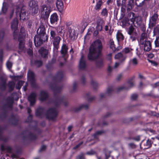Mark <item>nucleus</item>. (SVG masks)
<instances>
[{"instance_id": "1", "label": "nucleus", "mask_w": 159, "mask_h": 159, "mask_svg": "<svg viewBox=\"0 0 159 159\" xmlns=\"http://www.w3.org/2000/svg\"><path fill=\"white\" fill-rule=\"evenodd\" d=\"M102 49L101 42L99 40H97L91 45L88 55V58L89 60H94L101 55Z\"/></svg>"}, {"instance_id": "2", "label": "nucleus", "mask_w": 159, "mask_h": 159, "mask_svg": "<svg viewBox=\"0 0 159 159\" xmlns=\"http://www.w3.org/2000/svg\"><path fill=\"white\" fill-rule=\"evenodd\" d=\"M24 0H19L20 5L16 8V13L17 16H19L21 20H24L27 19L25 5Z\"/></svg>"}, {"instance_id": "3", "label": "nucleus", "mask_w": 159, "mask_h": 159, "mask_svg": "<svg viewBox=\"0 0 159 159\" xmlns=\"http://www.w3.org/2000/svg\"><path fill=\"white\" fill-rule=\"evenodd\" d=\"M147 34L144 33L142 34L139 44L143 45L145 51L148 52L151 49V44L150 42L147 40Z\"/></svg>"}, {"instance_id": "4", "label": "nucleus", "mask_w": 159, "mask_h": 159, "mask_svg": "<svg viewBox=\"0 0 159 159\" xmlns=\"http://www.w3.org/2000/svg\"><path fill=\"white\" fill-rule=\"evenodd\" d=\"M51 11V6L50 5L48 4L40 6L39 10L41 17L44 19L48 18Z\"/></svg>"}, {"instance_id": "5", "label": "nucleus", "mask_w": 159, "mask_h": 159, "mask_svg": "<svg viewBox=\"0 0 159 159\" xmlns=\"http://www.w3.org/2000/svg\"><path fill=\"white\" fill-rule=\"evenodd\" d=\"M58 111L56 108H50L46 112V115L47 118L54 120L57 116Z\"/></svg>"}, {"instance_id": "6", "label": "nucleus", "mask_w": 159, "mask_h": 159, "mask_svg": "<svg viewBox=\"0 0 159 159\" xmlns=\"http://www.w3.org/2000/svg\"><path fill=\"white\" fill-rule=\"evenodd\" d=\"M18 20L16 18L14 19L11 23V28L13 31V35L14 39H16L18 37Z\"/></svg>"}, {"instance_id": "7", "label": "nucleus", "mask_w": 159, "mask_h": 159, "mask_svg": "<svg viewBox=\"0 0 159 159\" xmlns=\"http://www.w3.org/2000/svg\"><path fill=\"white\" fill-rule=\"evenodd\" d=\"M53 103L56 107H58L61 103H63L65 106H66L68 104V102H66L64 97L60 95H58L56 97Z\"/></svg>"}, {"instance_id": "8", "label": "nucleus", "mask_w": 159, "mask_h": 159, "mask_svg": "<svg viewBox=\"0 0 159 159\" xmlns=\"http://www.w3.org/2000/svg\"><path fill=\"white\" fill-rule=\"evenodd\" d=\"M158 17V15L156 12L150 17L148 25L149 28H152L156 24Z\"/></svg>"}, {"instance_id": "9", "label": "nucleus", "mask_w": 159, "mask_h": 159, "mask_svg": "<svg viewBox=\"0 0 159 159\" xmlns=\"http://www.w3.org/2000/svg\"><path fill=\"white\" fill-rule=\"evenodd\" d=\"M25 35V33H24V30L23 28H21L20 30V32L19 33V36H18V40L19 41V48L21 49H23L24 46V43L23 41L20 40V38L22 39Z\"/></svg>"}, {"instance_id": "10", "label": "nucleus", "mask_w": 159, "mask_h": 159, "mask_svg": "<svg viewBox=\"0 0 159 159\" xmlns=\"http://www.w3.org/2000/svg\"><path fill=\"white\" fill-rule=\"evenodd\" d=\"M28 80L30 82L32 86L35 87L36 84L34 73L32 71L29 70L28 73Z\"/></svg>"}, {"instance_id": "11", "label": "nucleus", "mask_w": 159, "mask_h": 159, "mask_svg": "<svg viewBox=\"0 0 159 159\" xmlns=\"http://www.w3.org/2000/svg\"><path fill=\"white\" fill-rule=\"evenodd\" d=\"M105 21L103 19L100 17H97L96 19L97 30L101 31L102 29V25L105 24Z\"/></svg>"}, {"instance_id": "12", "label": "nucleus", "mask_w": 159, "mask_h": 159, "mask_svg": "<svg viewBox=\"0 0 159 159\" xmlns=\"http://www.w3.org/2000/svg\"><path fill=\"white\" fill-rule=\"evenodd\" d=\"M29 6L32 8L33 12L36 14L38 11V7L37 2L34 0H31L29 3Z\"/></svg>"}, {"instance_id": "13", "label": "nucleus", "mask_w": 159, "mask_h": 159, "mask_svg": "<svg viewBox=\"0 0 159 159\" xmlns=\"http://www.w3.org/2000/svg\"><path fill=\"white\" fill-rule=\"evenodd\" d=\"M51 89L53 90L55 95L59 93L62 89V87L59 86L57 83H54L51 84L50 86Z\"/></svg>"}, {"instance_id": "14", "label": "nucleus", "mask_w": 159, "mask_h": 159, "mask_svg": "<svg viewBox=\"0 0 159 159\" xmlns=\"http://www.w3.org/2000/svg\"><path fill=\"white\" fill-rule=\"evenodd\" d=\"M34 42L35 46L37 47L42 44L43 42V40L40 36H35L34 38Z\"/></svg>"}, {"instance_id": "15", "label": "nucleus", "mask_w": 159, "mask_h": 159, "mask_svg": "<svg viewBox=\"0 0 159 159\" xmlns=\"http://www.w3.org/2000/svg\"><path fill=\"white\" fill-rule=\"evenodd\" d=\"M37 95L36 93H33L30 94L28 97V100L30 102V105L33 106L35 103Z\"/></svg>"}, {"instance_id": "16", "label": "nucleus", "mask_w": 159, "mask_h": 159, "mask_svg": "<svg viewBox=\"0 0 159 159\" xmlns=\"http://www.w3.org/2000/svg\"><path fill=\"white\" fill-rule=\"evenodd\" d=\"M79 67L80 69H84L86 66V63L84 56L82 54L81 56V57L79 62Z\"/></svg>"}, {"instance_id": "17", "label": "nucleus", "mask_w": 159, "mask_h": 159, "mask_svg": "<svg viewBox=\"0 0 159 159\" xmlns=\"http://www.w3.org/2000/svg\"><path fill=\"white\" fill-rule=\"evenodd\" d=\"M126 58L125 55H123L122 53L120 52L116 54L115 56V58L118 60L120 62L124 61Z\"/></svg>"}, {"instance_id": "18", "label": "nucleus", "mask_w": 159, "mask_h": 159, "mask_svg": "<svg viewBox=\"0 0 159 159\" xmlns=\"http://www.w3.org/2000/svg\"><path fill=\"white\" fill-rule=\"evenodd\" d=\"M52 39H53V44L54 47L58 49L60 42L61 40V38L59 36H57Z\"/></svg>"}, {"instance_id": "19", "label": "nucleus", "mask_w": 159, "mask_h": 159, "mask_svg": "<svg viewBox=\"0 0 159 159\" xmlns=\"http://www.w3.org/2000/svg\"><path fill=\"white\" fill-rule=\"evenodd\" d=\"M48 94L47 93L44 91H41L39 94V99L41 101H43L47 100L48 98Z\"/></svg>"}, {"instance_id": "20", "label": "nucleus", "mask_w": 159, "mask_h": 159, "mask_svg": "<svg viewBox=\"0 0 159 159\" xmlns=\"http://www.w3.org/2000/svg\"><path fill=\"white\" fill-rule=\"evenodd\" d=\"M69 36L71 39L74 40L77 38V34L76 32L74 29L70 28L69 29Z\"/></svg>"}, {"instance_id": "21", "label": "nucleus", "mask_w": 159, "mask_h": 159, "mask_svg": "<svg viewBox=\"0 0 159 159\" xmlns=\"http://www.w3.org/2000/svg\"><path fill=\"white\" fill-rule=\"evenodd\" d=\"M116 38L118 42H121L124 40V37L122 34L121 30L117 31L116 34Z\"/></svg>"}, {"instance_id": "22", "label": "nucleus", "mask_w": 159, "mask_h": 159, "mask_svg": "<svg viewBox=\"0 0 159 159\" xmlns=\"http://www.w3.org/2000/svg\"><path fill=\"white\" fill-rule=\"evenodd\" d=\"M45 113L44 109L41 107L38 108L36 111V115L37 116L42 117Z\"/></svg>"}, {"instance_id": "23", "label": "nucleus", "mask_w": 159, "mask_h": 159, "mask_svg": "<svg viewBox=\"0 0 159 159\" xmlns=\"http://www.w3.org/2000/svg\"><path fill=\"white\" fill-rule=\"evenodd\" d=\"M39 52L41 55L42 57L46 58L48 54V50L43 48H41L39 50Z\"/></svg>"}, {"instance_id": "24", "label": "nucleus", "mask_w": 159, "mask_h": 159, "mask_svg": "<svg viewBox=\"0 0 159 159\" xmlns=\"http://www.w3.org/2000/svg\"><path fill=\"white\" fill-rule=\"evenodd\" d=\"M58 20V16L56 13L52 14L50 17V22L52 24L57 22Z\"/></svg>"}, {"instance_id": "25", "label": "nucleus", "mask_w": 159, "mask_h": 159, "mask_svg": "<svg viewBox=\"0 0 159 159\" xmlns=\"http://www.w3.org/2000/svg\"><path fill=\"white\" fill-rule=\"evenodd\" d=\"M37 33L41 35H43L45 34V28L43 25L42 24L37 30Z\"/></svg>"}, {"instance_id": "26", "label": "nucleus", "mask_w": 159, "mask_h": 159, "mask_svg": "<svg viewBox=\"0 0 159 159\" xmlns=\"http://www.w3.org/2000/svg\"><path fill=\"white\" fill-rule=\"evenodd\" d=\"M1 149L2 151H5L7 152H11L12 151V148L10 147L5 145L3 144L1 145Z\"/></svg>"}, {"instance_id": "27", "label": "nucleus", "mask_w": 159, "mask_h": 159, "mask_svg": "<svg viewBox=\"0 0 159 159\" xmlns=\"http://www.w3.org/2000/svg\"><path fill=\"white\" fill-rule=\"evenodd\" d=\"M152 139L153 140L152 142V143L155 146H156V149H159V137H156L152 138Z\"/></svg>"}, {"instance_id": "28", "label": "nucleus", "mask_w": 159, "mask_h": 159, "mask_svg": "<svg viewBox=\"0 0 159 159\" xmlns=\"http://www.w3.org/2000/svg\"><path fill=\"white\" fill-rule=\"evenodd\" d=\"M132 49L129 48H126L123 50L122 52L123 53L125 54H128L129 57H131L132 55Z\"/></svg>"}, {"instance_id": "29", "label": "nucleus", "mask_w": 159, "mask_h": 159, "mask_svg": "<svg viewBox=\"0 0 159 159\" xmlns=\"http://www.w3.org/2000/svg\"><path fill=\"white\" fill-rule=\"evenodd\" d=\"M126 0H116V4L118 7L121 6L122 8L126 6Z\"/></svg>"}, {"instance_id": "30", "label": "nucleus", "mask_w": 159, "mask_h": 159, "mask_svg": "<svg viewBox=\"0 0 159 159\" xmlns=\"http://www.w3.org/2000/svg\"><path fill=\"white\" fill-rule=\"evenodd\" d=\"M89 105L88 104H83L80 105L79 107H75L74 111H78L82 109H87L88 108Z\"/></svg>"}, {"instance_id": "31", "label": "nucleus", "mask_w": 159, "mask_h": 159, "mask_svg": "<svg viewBox=\"0 0 159 159\" xmlns=\"http://www.w3.org/2000/svg\"><path fill=\"white\" fill-rule=\"evenodd\" d=\"M63 0H57L56 5L57 8L59 10H61L63 8Z\"/></svg>"}, {"instance_id": "32", "label": "nucleus", "mask_w": 159, "mask_h": 159, "mask_svg": "<svg viewBox=\"0 0 159 159\" xmlns=\"http://www.w3.org/2000/svg\"><path fill=\"white\" fill-rule=\"evenodd\" d=\"M68 48L66 44H63L62 47L61 52V54L64 56L67 53Z\"/></svg>"}, {"instance_id": "33", "label": "nucleus", "mask_w": 159, "mask_h": 159, "mask_svg": "<svg viewBox=\"0 0 159 159\" xmlns=\"http://www.w3.org/2000/svg\"><path fill=\"white\" fill-rule=\"evenodd\" d=\"M63 77V74L62 71L59 72L57 75L55 80L56 81H60Z\"/></svg>"}, {"instance_id": "34", "label": "nucleus", "mask_w": 159, "mask_h": 159, "mask_svg": "<svg viewBox=\"0 0 159 159\" xmlns=\"http://www.w3.org/2000/svg\"><path fill=\"white\" fill-rule=\"evenodd\" d=\"M88 25L87 23L86 20H83L80 24L79 29L81 30H84Z\"/></svg>"}, {"instance_id": "35", "label": "nucleus", "mask_w": 159, "mask_h": 159, "mask_svg": "<svg viewBox=\"0 0 159 159\" xmlns=\"http://www.w3.org/2000/svg\"><path fill=\"white\" fill-rule=\"evenodd\" d=\"M50 39H52L56 38L58 36L57 35L56 30L55 29H52L50 30Z\"/></svg>"}, {"instance_id": "36", "label": "nucleus", "mask_w": 159, "mask_h": 159, "mask_svg": "<svg viewBox=\"0 0 159 159\" xmlns=\"http://www.w3.org/2000/svg\"><path fill=\"white\" fill-rule=\"evenodd\" d=\"M103 3L102 0H98L97 2L96 5L95 7V9L96 11H99L101 8V6Z\"/></svg>"}, {"instance_id": "37", "label": "nucleus", "mask_w": 159, "mask_h": 159, "mask_svg": "<svg viewBox=\"0 0 159 159\" xmlns=\"http://www.w3.org/2000/svg\"><path fill=\"white\" fill-rule=\"evenodd\" d=\"M9 101L8 102L7 104L4 106V107L7 108H11L12 107V104L13 102V100L12 98H8Z\"/></svg>"}, {"instance_id": "38", "label": "nucleus", "mask_w": 159, "mask_h": 159, "mask_svg": "<svg viewBox=\"0 0 159 159\" xmlns=\"http://www.w3.org/2000/svg\"><path fill=\"white\" fill-rule=\"evenodd\" d=\"M103 61L102 59L98 60L96 62V66L98 68L101 67L103 66Z\"/></svg>"}, {"instance_id": "39", "label": "nucleus", "mask_w": 159, "mask_h": 159, "mask_svg": "<svg viewBox=\"0 0 159 159\" xmlns=\"http://www.w3.org/2000/svg\"><path fill=\"white\" fill-rule=\"evenodd\" d=\"M101 16L104 18H106L108 16V11L106 8L103 9L101 12Z\"/></svg>"}, {"instance_id": "40", "label": "nucleus", "mask_w": 159, "mask_h": 159, "mask_svg": "<svg viewBox=\"0 0 159 159\" xmlns=\"http://www.w3.org/2000/svg\"><path fill=\"white\" fill-rule=\"evenodd\" d=\"M2 127L0 126V140L3 142H6L7 140V138L4 136L2 135Z\"/></svg>"}, {"instance_id": "41", "label": "nucleus", "mask_w": 159, "mask_h": 159, "mask_svg": "<svg viewBox=\"0 0 159 159\" xmlns=\"http://www.w3.org/2000/svg\"><path fill=\"white\" fill-rule=\"evenodd\" d=\"M130 64L134 66H136L138 64V60L136 58H134L130 60Z\"/></svg>"}, {"instance_id": "42", "label": "nucleus", "mask_w": 159, "mask_h": 159, "mask_svg": "<svg viewBox=\"0 0 159 159\" xmlns=\"http://www.w3.org/2000/svg\"><path fill=\"white\" fill-rule=\"evenodd\" d=\"M134 3V0H130L128 2L127 5V9L129 10H130L132 8L133 6Z\"/></svg>"}, {"instance_id": "43", "label": "nucleus", "mask_w": 159, "mask_h": 159, "mask_svg": "<svg viewBox=\"0 0 159 159\" xmlns=\"http://www.w3.org/2000/svg\"><path fill=\"white\" fill-rule=\"evenodd\" d=\"M153 36L159 34V25L154 28L153 30Z\"/></svg>"}, {"instance_id": "44", "label": "nucleus", "mask_w": 159, "mask_h": 159, "mask_svg": "<svg viewBox=\"0 0 159 159\" xmlns=\"http://www.w3.org/2000/svg\"><path fill=\"white\" fill-rule=\"evenodd\" d=\"M15 84L12 81L9 82L8 83V86L9 87V90L10 91H12L13 90Z\"/></svg>"}, {"instance_id": "45", "label": "nucleus", "mask_w": 159, "mask_h": 159, "mask_svg": "<svg viewBox=\"0 0 159 159\" xmlns=\"http://www.w3.org/2000/svg\"><path fill=\"white\" fill-rule=\"evenodd\" d=\"M7 10V5L3 3L2 8V11L0 12V14H2V13H5L6 12Z\"/></svg>"}, {"instance_id": "46", "label": "nucleus", "mask_w": 159, "mask_h": 159, "mask_svg": "<svg viewBox=\"0 0 159 159\" xmlns=\"http://www.w3.org/2000/svg\"><path fill=\"white\" fill-rule=\"evenodd\" d=\"M91 84L92 86L94 89H95L98 86V84L97 82L93 80H91Z\"/></svg>"}, {"instance_id": "47", "label": "nucleus", "mask_w": 159, "mask_h": 159, "mask_svg": "<svg viewBox=\"0 0 159 159\" xmlns=\"http://www.w3.org/2000/svg\"><path fill=\"white\" fill-rule=\"evenodd\" d=\"M151 143L150 140L149 139H148L146 143L144 144L145 147H146L145 148H148L151 147Z\"/></svg>"}, {"instance_id": "48", "label": "nucleus", "mask_w": 159, "mask_h": 159, "mask_svg": "<svg viewBox=\"0 0 159 159\" xmlns=\"http://www.w3.org/2000/svg\"><path fill=\"white\" fill-rule=\"evenodd\" d=\"M110 48H111L113 51H115L116 50L115 45L114 44V42L113 41H110Z\"/></svg>"}, {"instance_id": "49", "label": "nucleus", "mask_w": 159, "mask_h": 159, "mask_svg": "<svg viewBox=\"0 0 159 159\" xmlns=\"http://www.w3.org/2000/svg\"><path fill=\"white\" fill-rule=\"evenodd\" d=\"M23 82L22 81H18L17 84L16 85V89H20L21 88V86L23 85Z\"/></svg>"}, {"instance_id": "50", "label": "nucleus", "mask_w": 159, "mask_h": 159, "mask_svg": "<svg viewBox=\"0 0 159 159\" xmlns=\"http://www.w3.org/2000/svg\"><path fill=\"white\" fill-rule=\"evenodd\" d=\"M103 133V131H97L94 134V138H97L98 135H101Z\"/></svg>"}, {"instance_id": "51", "label": "nucleus", "mask_w": 159, "mask_h": 159, "mask_svg": "<svg viewBox=\"0 0 159 159\" xmlns=\"http://www.w3.org/2000/svg\"><path fill=\"white\" fill-rule=\"evenodd\" d=\"M28 137L31 139L34 140L36 139L37 136L36 134H29Z\"/></svg>"}, {"instance_id": "52", "label": "nucleus", "mask_w": 159, "mask_h": 159, "mask_svg": "<svg viewBox=\"0 0 159 159\" xmlns=\"http://www.w3.org/2000/svg\"><path fill=\"white\" fill-rule=\"evenodd\" d=\"M35 64L36 66L39 67L42 65V62L41 61L37 60L35 61Z\"/></svg>"}, {"instance_id": "53", "label": "nucleus", "mask_w": 159, "mask_h": 159, "mask_svg": "<svg viewBox=\"0 0 159 159\" xmlns=\"http://www.w3.org/2000/svg\"><path fill=\"white\" fill-rule=\"evenodd\" d=\"M6 65L7 68L8 69H10L11 68L12 66V63L11 62L9 61H8L7 62Z\"/></svg>"}, {"instance_id": "54", "label": "nucleus", "mask_w": 159, "mask_h": 159, "mask_svg": "<svg viewBox=\"0 0 159 159\" xmlns=\"http://www.w3.org/2000/svg\"><path fill=\"white\" fill-rule=\"evenodd\" d=\"M155 44L156 47H159V36L157 37L155 41Z\"/></svg>"}, {"instance_id": "55", "label": "nucleus", "mask_w": 159, "mask_h": 159, "mask_svg": "<svg viewBox=\"0 0 159 159\" xmlns=\"http://www.w3.org/2000/svg\"><path fill=\"white\" fill-rule=\"evenodd\" d=\"M134 30V28L131 26L129 28L128 33L130 35H131L133 33Z\"/></svg>"}, {"instance_id": "56", "label": "nucleus", "mask_w": 159, "mask_h": 159, "mask_svg": "<svg viewBox=\"0 0 159 159\" xmlns=\"http://www.w3.org/2000/svg\"><path fill=\"white\" fill-rule=\"evenodd\" d=\"M84 155V154L81 153L77 157L76 159H85Z\"/></svg>"}, {"instance_id": "57", "label": "nucleus", "mask_w": 159, "mask_h": 159, "mask_svg": "<svg viewBox=\"0 0 159 159\" xmlns=\"http://www.w3.org/2000/svg\"><path fill=\"white\" fill-rule=\"evenodd\" d=\"M6 87V82L4 80H3V83L2 85L1 88L2 89L5 90Z\"/></svg>"}, {"instance_id": "58", "label": "nucleus", "mask_w": 159, "mask_h": 159, "mask_svg": "<svg viewBox=\"0 0 159 159\" xmlns=\"http://www.w3.org/2000/svg\"><path fill=\"white\" fill-rule=\"evenodd\" d=\"M113 91V88L112 87H109L107 89V93L108 94H109L111 93Z\"/></svg>"}, {"instance_id": "59", "label": "nucleus", "mask_w": 159, "mask_h": 159, "mask_svg": "<svg viewBox=\"0 0 159 159\" xmlns=\"http://www.w3.org/2000/svg\"><path fill=\"white\" fill-rule=\"evenodd\" d=\"M87 154L89 155H92L96 154V152L93 150L87 152L86 153Z\"/></svg>"}, {"instance_id": "60", "label": "nucleus", "mask_w": 159, "mask_h": 159, "mask_svg": "<svg viewBox=\"0 0 159 159\" xmlns=\"http://www.w3.org/2000/svg\"><path fill=\"white\" fill-rule=\"evenodd\" d=\"M142 14L144 17L146 18L148 16V12L144 10L142 11Z\"/></svg>"}, {"instance_id": "61", "label": "nucleus", "mask_w": 159, "mask_h": 159, "mask_svg": "<svg viewBox=\"0 0 159 159\" xmlns=\"http://www.w3.org/2000/svg\"><path fill=\"white\" fill-rule=\"evenodd\" d=\"M137 97L138 95L136 94H134L131 95V99L132 100H135L137 98Z\"/></svg>"}, {"instance_id": "62", "label": "nucleus", "mask_w": 159, "mask_h": 159, "mask_svg": "<svg viewBox=\"0 0 159 159\" xmlns=\"http://www.w3.org/2000/svg\"><path fill=\"white\" fill-rule=\"evenodd\" d=\"M83 142H80L79 143L76 145L75 147L74 148V149H76L78 148L83 144Z\"/></svg>"}, {"instance_id": "63", "label": "nucleus", "mask_w": 159, "mask_h": 159, "mask_svg": "<svg viewBox=\"0 0 159 159\" xmlns=\"http://www.w3.org/2000/svg\"><path fill=\"white\" fill-rule=\"evenodd\" d=\"M111 152H106L105 153V159H108L110 157V154Z\"/></svg>"}, {"instance_id": "64", "label": "nucleus", "mask_w": 159, "mask_h": 159, "mask_svg": "<svg viewBox=\"0 0 159 159\" xmlns=\"http://www.w3.org/2000/svg\"><path fill=\"white\" fill-rule=\"evenodd\" d=\"M32 119V116L30 114L27 119V121L28 122H31Z\"/></svg>"}]
</instances>
